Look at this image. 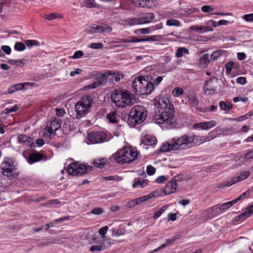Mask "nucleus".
<instances>
[{
	"mask_svg": "<svg viewBox=\"0 0 253 253\" xmlns=\"http://www.w3.org/2000/svg\"><path fill=\"white\" fill-rule=\"evenodd\" d=\"M160 110L153 116L154 122L158 124L166 123L171 126H174V111L172 104L168 99L162 98L156 104Z\"/></svg>",
	"mask_w": 253,
	"mask_h": 253,
	"instance_id": "1",
	"label": "nucleus"
},
{
	"mask_svg": "<svg viewBox=\"0 0 253 253\" xmlns=\"http://www.w3.org/2000/svg\"><path fill=\"white\" fill-rule=\"evenodd\" d=\"M111 99L118 108H125L133 104L135 97L126 90H116L111 93Z\"/></svg>",
	"mask_w": 253,
	"mask_h": 253,
	"instance_id": "2",
	"label": "nucleus"
},
{
	"mask_svg": "<svg viewBox=\"0 0 253 253\" xmlns=\"http://www.w3.org/2000/svg\"><path fill=\"white\" fill-rule=\"evenodd\" d=\"M138 153L128 147H124L112 155V158L118 164L130 163L137 158Z\"/></svg>",
	"mask_w": 253,
	"mask_h": 253,
	"instance_id": "3",
	"label": "nucleus"
},
{
	"mask_svg": "<svg viewBox=\"0 0 253 253\" xmlns=\"http://www.w3.org/2000/svg\"><path fill=\"white\" fill-rule=\"evenodd\" d=\"M147 115L146 109L141 105H136L131 109L128 119V124L132 126L141 124L145 121Z\"/></svg>",
	"mask_w": 253,
	"mask_h": 253,
	"instance_id": "4",
	"label": "nucleus"
},
{
	"mask_svg": "<svg viewBox=\"0 0 253 253\" xmlns=\"http://www.w3.org/2000/svg\"><path fill=\"white\" fill-rule=\"evenodd\" d=\"M132 86L133 92L139 95L149 94L153 90V84L144 77L135 78L132 82Z\"/></svg>",
	"mask_w": 253,
	"mask_h": 253,
	"instance_id": "5",
	"label": "nucleus"
},
{
	"mask_svg": "<svg viewBox=\"0 0 253 253\" xmlns=\"http://www.w3.org/2000/svg\"><path fill=\"white\" fill-rule=\"evenodd\" d=\"M93 102L92 97L91 95H86L82 97L75 105L76 118H81L85 116L89 112Z\"/></svg>",
	"mask_w": 253,
	"mask_h": 253,
	"instance_id": "6",
	"label": "nucleus"
},
{
	"mask_svg": "<svg viewBox=\"0 0 253 253\" xmlns=\"http://www.w3.org/2000/svg\"><path fill=\"white\" fill-rule=\"evenodd\" d=\"M194 134L186 133L180 137H174L178 150L190 148L194 146Z\"/></svg>",
	"mask_w": 253,
	"mask_h": 253,
	"instance_id": "7",
	"label": "nucleus"
},
{
	"mask_svg": "<svg viewBox=\"0 0 253 253\" xmlns=\"http://www.w3.org/2000/svg\"><path fill=\"white\" fill-rule=\"evenodd\" d=\"M92 169V167L91 166L73 163L68 166L66 170L70 175L80 176L91 171Z\"/></svg>",
	"mask_w": 253,
	"mask_h": 253,
	"instance_id": "8",
	"label": "nucleus"
},
{
	"mask_svg": "<svg viewBox=\"0 0 253 253\" xmlns=\"http://www.w3.org/2000/svg\"><path fill=\"white\" fill-rule=\"evenodd\" d=\"M0 169L2 173L8 177H13L15 175L14 170L16 168L14 161L11 158H5L1 164Z\"/></svg>",
	"mask_w": 253,
	"mask_h": 253,
	"instance_id": "9",
	"label": "nucleus"
},
{
	"mask_svg": "<svg viewBox=\"0 0 253 253\" xmlns=\"http://www.w3.org/2000/svg\"><path fill=\"white\" fill-rule=\"evenodd\" d=\"M250 174L249 171H244L241 173L239 175H235L231 179L227 181L223 182L218 186V188H223L225 187H229L238 182L246 179Z\"/></svg>",
	"mask_w": 253,
	"mask_h": 253,
	"instance_id": "10",
	"label": "nucleus"
},
{
	"mask_svg": "<svg viewBox=\"0 0 253 253\" xmlns=\"http://www.w3.org/2000/svg\"><path fill=\"white\" fill-rule=\"evenodd\" d=\"M87 138L88 140L93 144L101 143L107 141V134L103 131H95L89 133L88 134Z\"/></svg>",
	"mask_w": 253,
	"mask_h": 253,
	"instance_id": "11",
	"label": "nucleus"
},
{
	"mask_svg": "<svg viewBox=\"0 0 253 253\" xmlns=\"http://www.w3.org/2000/svg\"><path fill=\"white\" fill-rule=\"evenodd\" d=\"M218 80L216 77H212L208 80L204 86L205 93L210 95L214 94L216 91Z\"/></svg>",
	"mask_w": 253,
	"mask_h": 253,
	"instance_id": "12",
	"label": "nucleus"
},
{
	"mask_svg": "<svg viewBox=\"0 0 253 253\" xmlns=\"http://www.w3.org/2000/svg\"><path fill=\"white\" fill-rule=\"evenodd\" d=\"M155 16L153 13H147L141 17L132 20L134 24H145L154 21Z\"/></svg>",
	"mask_w": 253,
	"mask_h": 253,
	"instance_id": "13",
	"label": "nucleus"
},
{
	"mask_svg": "<svg viewBox=\"0 0 253 253\" xmlns=\"http://www.w3.org/2000/svg\"><path fill=\"white\" fill-rule=\"evenodd\" d=\"M177 185L176 180L173 179L172 181L167 183L163 189V193L165 195H168L174 193L176 190Z\"/></svg>",
	"mask_w": 253,
	"mask_h": 253,
	"instance_id": "14",
	"label": "nucleus"
},
{
	"mask_svg": "<svg viewBox=\"0 0 253 253\" xmlns=\"http://www.w3.org/2000/svg\"><path fill=\"white\" fill-rule=\"evenodd\" d=\"M171 150H178L175 142L173 140V138L169 142L163 143L162 147L160 148V151L162 152H168Z\"/></svg>",
	"mask_w": 253,
	"mask_h": 253,
	"instance_id": "15",
	"label": "nucleus"
},
{
	"mask_svg": "<svg viewBox=\"0 0 253 253\" xmlns=\"http://www.w3.org/2000/svg\"><path fill=\"white\" fill-rule=\"evenodd\" d=\"M204 214H207L209 218H213L221 214L218 205H216L211 208L206 210Z\"/></svg>",
	"mask_w": 253,
	"mask_h": 253,
	"instance_id": "16",
	"label": "nucleus"
},
{
	"mask_svg": "<svg viewBox=\"0 0 253 253\" xmlns=\"http://www.w3.org/2000/svg\"><path fill=\"white\" fill-rule=\"evenodd\" d=\"M136 6L143 8H151L152 6V0H131Z\"/></svg>",
	"mask_w": 253,
	"mask_h": 253,
	"instance_id": "17",
	"label": "nucleus"
},
{
	"mask_svg": "<svg viewBox=\"0 0 253 253\" xmlns=\"http://www.w3.org/2000/svg\"><path fill=\"white\" fill-rule=\"evenodd\" d=\"M111 70H106L104 73H99L97 76V80L101 85H105L107 82V79L111 74Z\"/></svg>",
	"mask_w": 253,
	"mask_h": 253,
	"instance_id": "18",
	"label": "nucleus"
},
{
	"mask_svg": "<svg viewBox=\"0 0 253 253\" xmlns=\"http://www.w3.org/2000/svg\"><path fill=\"white\" fill-rule=\"evenodd\" d=\"M157 141L155 136L148 134L145 135L142 139V143L145 145H155Z\"/></svg>",
	"mask_w": 253,
	"mask_h": 253,
	"instance_id": "19",
	"label": "nucleus"
},
{
	"mask_svg": "<svg viewBox=\"0 0 253 253\" xmlns=\"http://www.w3.org/2000/svg\"><path fill=\"white\" fill-rule=\"evenodd\" d=\"M43 159V155L38 152L32 153L28 159V163L32 164L34 163L39 162Z\"/></svg>",
	"mask_w": 253,
	"mask_h": 253,
	"instance_id": "20",
	"label": "nucleus"
},
{
	"mask_svg": "<svg viewBox=\"0 0 253 253\" xmlns=\"http://www.w3.org/2000/svg\"><path fill=\"white\" fill-rule=\"evenodd\" d=\"M192 31L197 32L199 34H203L208 31H213V29H209L206 26L194 25L190 27Z\"/></svg>",
	"mask_w": 253,
	"mask_h": 253,
	"instance_id": "21",
	"label": "nucleus"
},
{
	"mask_svg": "<svg viewBox=\"0 0 253 253\" xmlns=\"http://www.w3.org/2000/svg\"><path fill=\"white\" fill-rule=\"evenodd\" d=\"M50 129H51L54 130V132H55L59 128L61 127V121L59 119H57L55 118H52L50 120Z\"/></svg>",
	"mask_w": 253,
	"mask_h": 253,
	"instance_id": "22",
	"label": "nucleus"
},
{
	"mask_svg": "<svg viewBox=\"0 0 253 253\" xmlns=\"http://www.w3.org/2000/svg\"><path fill=\"white\" fill-rule=\"evenodd\" d=\"M145 200L144 198V196L141 197H139L138 198L133 199L132 200L129 201L126 204V207L130 208L134 207L137 205H138L143 202H145Z\"/></svg>",
	"mask_w": 253,
	"mask_h": 253,
	"instance_id": "23",
	"label": "nucleus"
},
{
	"mask_svg": "<svg viewBox=\"0 0 253 253\" xmlns=\"http://www.w3.org/2000/svg\"><path fill=\"white\" fill-rule=\"evenodd\" d=\"M97 33H103L104 32H110L112 30L111 27L105 23H101L96 25Z\"/></svg>",
	"mask_w": 253,
	"mask_h": 253,
	"instance_id": "24",
	"label": "nucleus"
},
{
	"mask_svg": "<svg viewBox=\"0 0 253 253\" xmlns=\"http://www.w3.org/2000/svg\"><path fill=\"white\" fill-rule=\"evenodd\" d=\"M30 84L28 83H24L12 85L9 87L8 90V93H12L16 91L22 90L24 87L25 84Z\"/></svg>",
	"mask_w": 253,
	"mask_h": 253,
	"instance_id": "25",
	"label": "nucleus"
},
{
	"mask_svg": "<svg viewBox=\"0 0 253 253\" xmlns=\"http://www.w3.org/2000/svg\"><path fill=\"white\" fill-rule=\"evenodd\" d=\"M252 214H253V209L249 210H248V211L243 212L236 217V220L237 221H243L251 216Z\"/></svg>",
	"mask_w": 253,
	"mask_h": 253,
	"instance_id": "26",
	"label": "nucleus"
},
{
	"mask_svg": "<svg viewBox=\"0 0 253 253\" xmlns=\"http://www.w3.org/2000/svg\"><path fill=\"white\" fill-rule=\"evenodd\" d=\"M188 103L192 107L197 106L199 104V100L195 94H190L187 96Z\"/></svg>",
	"mask_w": 253,
	"mask_h": 253,
	"instance_id": "27",
	"label": "nucleus"
},
{
	"mask_svg": "<svg viewBox=\"0 0 253 253\" xmlns=\"http://www.w3.org/2000/svg\"><path fill=\"white\" fill-rule=\"evenodd\" d=\"M163 193V189H158L156 191L152 192L151 193L148 194V195H146L144 196V198L145 200V201H148V200L153 198V197H159L161 195V194Z\"/></svg>",
	"mask_w": 253,
	"mask_h": 253,
	"instance_id": "28",
	"label": "nucleus"
},
{
	"mask_svg": "<svg viewBox=\"0 0 253 253\" xmlns=\"http://www.w3.org/2000/svg\"><path fill=\"white\" fill-rule=\"evenodd\" d=\"M236 203L234 202V201L232 200L231 201L225 203L223 204H217V205H218L219 210L222 213V212H224V211L227 210L228 209H229L230 207L233 206Z\"/></svg>",
	"mask_w": 253,
	"mask_h": 253,
	"instance_id": "29",
	"label": "nucleus"
},
{
	"mask_svg": "<svg viewBox=\"0 0 253 253\" xmlns=\"http://www.w3.org/2000/svg\"><path fill=\"white\" fill-rule=\"evenodd\" d=\"M219 106L221 109L224 111H229L232 108V104L228 101H220L219 103Z\"/></svg>",
	"mask_w": 253,
	"mask_h": 253,
	"instance_id": "30",
	"label": "nucleus"
},
{
	"mask_svg": "<svg viewBox=\"0 0 253 253\" xmlns=\"http://www.w3.org/2000/svg\"><path fill=\"white\" fill-rule=\"evenodd\" d=\"M184 54H189V50L185 47H178L175 53V56L177 58L182 57Z\"/></svg>",
	"mask_w": 253,
	"mask_h": 253,
	"instance_id": "31",
	"label": "nucleus"
},
{
	"mask_svg": "<svg viewBox=\"0 0 253 253\" xmlns=\"http://www.w3.org/2000/svg\"><path fill=\"white\" fill-rule=\"evenodd\" d=\"M111 74L110 75V78L109 79L110 82L113 84L115 82H118L120 80V75L118 72H115L111 71Z\"/></svg>",
	"mask_w": 253,
	"mask_h": 253,
	"instance_id": "32",
	"label": "nucleus"
},
{
	"mask_svg": "<svg viewBox=\"0 0 253 253\" xmlns=\"http://www.w3.org/2000/svg\"><path fill=\"white\" fill-rule=\"evenodd\" d=\"M107 160L105 158H102L101 159H97L95 160L93 164L94 167L102 169L104 167V165L106 163Z\"/></svg>",
	"mask_w": 253,
	"mask_h": 253,
	"instance_id": "33",
	"label": "nucleus"
},
{
	"mask_svg": "<svg viewBox=\"0 0 253 253\" xmlns=\"http://www.w3.org/2000/svg\"><path fill=\"white\" fill-rule=\"evenodd\" d=\"M207 139V138L204 136L194 135V146L196 144L199 145L202 143L206 142Z\"/></svg>",
	"mask_w": 253,
	"mask_h": 253,
	"instance_id": "34",
	"label": "nucleus"
},
{
	"mask_svg": "<svg viewBox=\"0 0 253 253\" xmlns=\"http://www.w3.org/2000/svg\"><path fill=\"white\" fill-rule=\"evenodd\" d=\"M224 53V51L222 50H217L214 51L211 55V58L212 60H215L221 55Z\"/></svg>",
	"mask_w": 253,
	"mask_h": 253,
	"instance_id": "35",
	"label": "nucleus"
},
{
	"mask_svg": "<svg viewBox=\"0 0 253 253\" xmlns=\"http://www.w3.org/2000/svg\"><path fill=\"white\" fill-rule=\"evenodd\" d=\"M168 205H166L163 206L157 212L154 214L153 218L154 219H156L159 217L161 214L168 208Z\"/></svg>",
	"mask_w": 253,
	"mask_h": 253,
	"instance_id": "36",
	"label": "nucleus"
},
{
	"mask_svg": "<svg viewBox=\"0 0 253 253\" xmlns=\"http://www.w3.org/2000/svg\"><path fill=\"white\" fill-rule=\"evenodd\" d=\"M139 185L141 188L144 187L146 185V183L144 180L140 181L138 179L135 178L133 180L132 187L135 188Z\"/></svg>",
	"mask_w": 253,
	"mask_h": 253,
	"instance_id": "37",
	"label": "nucleus"
},
{
	"mask_svg": "<svg viewBox=\"0 0 253 253\" xmlns=\"http://www.w3.org/2000/svg\"><path fill=\"white\" fill-rule=\"evenodd\" d=\"M166 23L169 26L179 27L180 25V22L178 20L173 19H168Z\"/></svg>",
	"mask_w": 253,
	"mask_h": 253,
	"instance_id": "38",
	"label": "nucleus"
},
{
	"mask_svg": "<svg viewBox=\"0 0 253 253\" xmlns=\"http://www.w3.org/2000/svg\"><path fill=\"white\" fill-rule=\"evenodd\" d=\"M116 113L115 111L110 112L107 116V119L111 123H116L117 121L116 117Z\"/></svg>",
	"mask_w": 253,
	"mask_h": 253,
	"instance_id": "39",
	"label": "nucleus"
},
{
	"mask_svg": "<svg viewBox=\"0 0 253 253\" xmlns=\"http://www.w3.org/2000/svg\"><path fill=\"white\" fill-rule=\"evenodd\" d=\"M175 239H176V238L175 237H173L171 240H169V241H167L165 244H164L162 245L159 247H158L157 249L153 250L152 251V253H155V252H156L157 251H159L161 249H162L164 248H165V247H166L167 245H169L171 243L174 242L175 240Z\"/></svg>",
	"mask_w": 253,
	"mask_h": 253,
	"instance_id": "40",
	"label": "nucleus"
},
{
	"mask_svg": "<svg viewBox=\"0 0 253 253\" xmlns=\"http://www.w3.org/2000/svg\"><path fill=\"white\" fill-rule=\"evenodd\" d=\"M250 190H248L245 192L242 193L239 197H238L237 199L233 200L235 203L236 204L238 202H239L241 199L245 198L246 197H248L250 195L251 193Z\"/></svg>",
	"mask_w": 253,
	"mask_h": 253,
	"instance_id": "41",
	"label": "nucleus"
},
{
	"mask_svg": "<svg viewBox=\"0 0 253 253\" xmlns=\"http://www.w3.org/2000/svg\"><path fill=\"white\" fill-rule=\"evenodd\" d=\"M172 93L174 97H178L183 94V90L181 87H175Z\"/></svg>",
	"mask_w": 253,
	"mask_h": 253,
	"instance_id": "42",
	"label": "nucleus"
},
{
	"mask_svg": "<svg viewBox=\"0 0 253 253\" xmlns=\"http://www.w3.org/2000/svg\"><path fill=\"white\" fill-rule=\"evenodd\" d=\"M14 48L17 51H23L26 48L25 45L21 42H17L15 44Z\"/></svg>",
	"mask_w": 253,
	"mask_h": 253,
	"instance_id": "43",
	"label": "nucleus"
},
{
	"mask_svg": "<svg viewBox=\"0 0 253 253\" xmlns=\"http://www.w3.org/2000/svg\"><path fill=\"white\" fill-rule=\"evenodd\" d=\"M8 62L11 65H15L17 66L22 67L24 65V63L20 60H16L13 59H10L8 61Z\"/></svg>",
	"mask_w": 253,
	"mask_h": 253,
	"instance_id": "44",
	"label": "nucleus"
},
{
	"mask_svg": "<svg viewBox=\"0 0 253 253\" xmlns=\"http://www.w3.org/2000/svg\"><path fill=\"white\" fill-rule=\"evenodd\" d=\"M25 43L27 44V46L29 48L32 47L33 46H38L39 45V42L35 40H26L25 41Z\"/></svg>",
	"mask_w": 253,
	"mask_h": 253,
	"instance_id": "45",
	"label": "nucleus"
},
{
	"mask_svg": "<svg viewBox=\"0 0 253 253\" xmlns=\"http://www.w3.org/2000/svg\"><path fill=\"white\" fill-rule=\"evenodd\" d=\"M99 86H101V84H100L99 83L97 80L96 81L93 82L90 85L85 86L84 89H94Z\"/></svg>",
	"mask_w": 253,
	"mask_h": 253,
	"instance_id": "46",
	"label": "nucleus"
},
{
	"mask_svg": "<svg viewBox=\"0 0 253 253\" xmlns=\"http://www.w3.org/2000/svg\"><path fill=\"white\" fill-rule=\"evenodd\" d=\"M18 109V106L17 105H15L13 107L10 109L6 108L3 111L2 113L4 114H8L11 112H15L17 111Z\"/></svg>",
	"mask_w": 253,
	"mask_h": 253,
	"instance_id": "47",
	"label": "nucleus"
},
{
	"mask_svg": "<svg viewBox=\"0 0 253 253\" xmlns=\"http://www.w3.org/2000/svg\"><path fill=\"white\" fill-rule=\"evenodd\" d=\"M30 137L25 134H20L18 136V140L20 142L29 141Z\"/></svg>",
	"mask_w": 253,
	"mask_h": 253,
	"instance_id": "48",
	"label": "nucleus"
},
{
	"mask_svg": "<svg viewBox=\"0 0 253 253\" xmlns=\"http://www.w3.org/2000/svg\"><path fill=\"white\" fill-rule=\"evenodd\" d=\"M103 45L101 42H93L90 44L89 47L92 49H101Z\"/></svg>",
	"mask_w": 253,
	"mask_h": 253,
	"instance_id": "49",
	"label": "nucleus"
},
{
	"mask_svg": "<svg viewBox=\"0 0 253 253\" xmlns=\"http://www.w3.org/2000/svg\"><path fill=\"white\" fill-rule=\"evenodd\" d=\"M201 62L205 64H207L210 62L209 56L207 53L204 54L200 58Z\"/></svg>",
	"mask_w": 253,
	"mask_h": 253,
	"instance_id": "50",
	"label": "nucleus"
},
{
	"mask_svg": "<svg viewBox=\"0 0 253 253\" xmlns=\"http://www.w3.org/2000/svg\"><path fill=\"white\" fill-rule=\"evenodd\" d=\"M63 17V15L59 13H51L50 14V17L48 18V20H52L56 18H62Z\"/></svg>",
	"mask_w": 253,
	"mask_h": 253,
	"instance_id": "51",
	"label": "nucleus"
},
{
	"mask_svg": "<svg viewBox=\"0 0 253 253\" xmlns=\"http://www.w3.org/2000/svg\"><path fill=\"white\" fill-rule=\"evenodd\" d=\"M83 55V51L81 50H77L74 53L71 58L74 59H78L81 58Z\"/></svg>",
	"mask_w": 253,
	"mask_h": 253,
	"instance_id": "52",
	"label": "nucleus"
},
{
	"mask_svg": "<svg viewBox=\"0 0 253 253\" xmlns=\"http://www.w3.org/2000/svg\"><path fill=\"white\" fill-rule=\"evenodd\" d=\"M193 127L195 129L200 128L202 129H206L205 122L195 124Z\"/></svg>",
	"mask_w": 253,
	"mask_h": 253,
	"instance_id": "53",
	"label": "nucleus"
},
{
	"mask_svg": "<svg viewBox=\"0 0 253 253\" xmlns=\"http://www.w3.org/2000/svg\"><path fill=\"white\" fill-rule=\"evenodd\" d=\"M146 171L149 175H151L155 173L156 169L151 165H149L147 167Z\"/></svg>",
	"mask_w": 253,
	"mask_h": 253,
	"instance_id": "54",
	"label": "nucleus"
},
{
	"mask_svg": "<svg viewBox=\"0 0 253 253\" xmlns=\"http://www.w3.org/2000/svg\"><path fill=\"white\" fill-rule=\"evenodd\" d=\"M108 230V227L107 226H105L103 227L100 228L99 229L98 232L102 236V237H104V235L106 234L107 231Z\"/></svg>",
	"mask_w": 253,
	"mask_h": 253,
	"instance_id": "55",
	"label": "nucleus"
},
{
	"mask_svg": "<svg viewBox=\"0 0 253 253\" xmlns=\"http://www.w3.org/2000/svg\"><path fill=\"white\" fill-rule=\"evenodd\" d=\"M103 250V246H100V245H94V246H92L90 248V251L91 252L101 251Z\"/></svg>",
	"mask_w": 253,
	"mask_h": 253,
	"instance_id": "56",
	"label": "nucleus"
},
{
	"mask_svg": "<svg viewBox=\"0 0 253 253\" xmlns=\"http://www.w3.org/2000/svg\"><path fill=\"white\" fill-rule=\"evenodd\" d=\"M213 8L210 5H204L201 7V10L204 12H210L213 10Z\"/></svg>",
	"mask_w": 253,
	"mask_h": 253,
	"instance_id": "57",
	"label": "nucleus"
},
{
	"mask_svg": "<svg viewBox=\"0 0 253 253\" xmlns=\"http://www.w3.org/2000/svg\"><path fill=\"white\" fill-rule=\"evenodd\" d=\"M244 158L246 159H253V150H247L245 154Z\"/></svg>",
	"mask_w": 253,
	"mask_h": 253,
	"instance_id": "58",
	"label": "nucleus"
},
{
	"mask_svg": "<svg viewBox=\"0 0 253 253\" xmlns=\"http://www.w3.org/2000/svg\"><path fill=\"white\" fill-rule=\"evenodd\" d=\"M90 212L93 214L99 215L103 212V210L100 208H97L92 210Z\"/></svg>",
	"mask_w": 253,
	"mask_h": 253,
	"instance_id": "59",
	"label": "nucleus"
},
{
	"mask_svg": "<svg viewBox=\"0 0 253 253\" xmlns=\"http://www.w3.org/2000/svg\"><path fill=\"white\" fill-rule=\"evenodd\" d=\"M216 24H217V23L215 21L212 20H210L207 22V27L209 29H212V27H215L217 26V25H216Z\"/></svg>",
	"mask_w": 253,
	"mask_h": 253,
	"instance_id": "60",
	"label": "nucleus"
},
{
	"mask_svg": "<svg viewBox=\"0 0 253 253\" xmlns=\"http://www.w3.org/2000/svg\"><path fill=\"white\" fill-rule=\"evenodd\" d=\"M87 32L90 33H97L96 25L92 24L89 26L88 29H87Z\"/></svg>",
	"mask_w": 253,
	"mask_h": 253,
	"instance_id": "61",
	"label": "nucleus"
},
{
	"mask_svg": "<svg viewBox=\"0 0 253 253\" xmlns=\"http://www.w3.org/2000/svg\"><path fill=\"white\" fill-rule=\"evenodd\" d=\"M206 129L211 128L215 126L216 123L214 121L205 122Z\"/></svg>",
	"mask_w": 253,
	"mask_h": 253,
	"instance_id": "62",
	"label": "nucleus"
},
{
	"mask_svg": "<svg viewBox=\"0 0 253 253\" xmlns=\"http://www.w3.org/2000/svg\"><path fill=\"white\" fill-rule=\"evenodd\" d=\"M236 82L240 84H245L247 82V80L245 77H240L237 78Z\"/></svg>",
	"mask_w": 253,
	"mask_h": 253,
	"instance_id": "63",
	"label": "nucleus"
},
{
	"mask_svg": "<svg viewBox=\"0 0 253 253\" xmlns=\"http://www.w3.org/2000/svg\"><path fill=\"white\" fill-rule=\"evenodd\" d=\"M243 19L247 22H252L253 21V14H245L244 16Z\"/></svg>",
	"mask_w": 253,
	"mask_h": 253,
	"instance_id": "64",
	"label": "nucleus"
}]
</instances>
